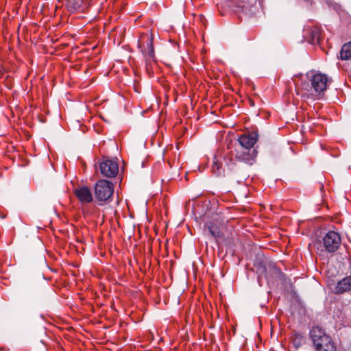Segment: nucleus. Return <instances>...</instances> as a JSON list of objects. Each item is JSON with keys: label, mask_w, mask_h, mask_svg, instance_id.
Masks as SVG:
<instances>
[{"label": "nucleus", "mask_w": 351, "mask_h": 351, "mask_svg": "<svg viewBox=\"0 0 351 351\" xmlns=\"http://www.w3.org/2000/svg\"><path fill=\"white\" fill-rule=\"evenodd\" d=\"M327 83L328 77L326 75L310 71L302 78L301 89L305 91L304 95H311L319 98L324 95Z\"/></svg>", "instance_id": "nucleus-1"}, {"label": "nucleus", "mask_w": 351, "mask_h": 351, "mask_svg": "<svg viewBox=\"0 0 351 351\" xmlns=\"http://www.w3.org/2000/svg\"><path fill=\"white\" fill-rule=\"evenodd\" d=\"M310 337L316 351H336V347L330 336L319 326L313 328Z\"/></svg>", "instance_id": "nucleus-2"}, {"label": "nucleus", "mask_w": 351, "mask_h": 351, "mask_svg": "<svg viewBox=\"0 0 351 351\" xmlns=\"http://www.w3.org/2000/svg\"><path fill=\"white\" fill-rule=\"evenodd\" d=\"M256 156L255 150L244 149L243 147H236L234 152H232V156L230 162L227 163L228 169L231 173L234 171L237 166V162H244L252 165Z\"/></svg>", "instance_id": "nucleus-3"}, {"label": "nucleus", "mask_w": 351, "mask_h": 351, "mask_svg": "<svg viewBox=\"0 0 351 351\" xmlns=\"http://www.w3.org/2000/svg\"><path fill=\"white\" fill-rule=\"evenodd\" d=\"M114 193L113 184L108 180H99L95 186L96 198L101 202L110 199Z\"/></svg>", "instance_id": "nucleus-4"}, {"label": "nucleus", "mask_w": 351, "mask_h": 351, "mask_svg": "<svg viewBox=\"0 0 351 351\" xmlns=\"http://www.w3.org/2000/svg\"><path fill=\"white\" fill-rule=\"evenodd\" d=\"M341 242L339 234L335 231L328 232L322 239L324 250L328 253L336 252L339 247Z\"/></svg>", "instance_id": "nucleus-5"}, {"label": "nucleus", "mask_w": 351, "mask_h": 351, "mask_svg": "<svg viewBox=\"0 0 351 351\" xmlns=\"http://www.w3.org/2000/svg\"><path fill=\"white\" fill-rule=\"evenodd\" d=\"M100 172L103 176L107 178L115 177L119 171L118 165L111 160H104L99 164Z\"/></svg>", "instance_id": "nucleus-6"}, {"label": "nucleus", "mask_w": 351, "mask_h": 351, "mask_svg": "<svg viewBox=\"0 0 351 351\" xmlns=\"http://www.w3.org/2000/svg\"><path fill=\"white\" fill-rule=\"evenodd\" d=\"M257 137L258 134L256 132L243 134L239 138V146L238 147L252 150V149L257 141Z\"/></svg>", "instance_id": "nucleus-7"}, {"label": "nucleus", "mask_w": 351, "mask_h": 351, "mask_svg": "<svg viewBox=\"0 0 351 351\" xmlns=\"http://www.w3.org/2000/svg\"><path fill=\"white\" fill-rule=\"evenodd\" d=\"M75 194L82 203H89L93 201L91 191L87 186L76 188Z\"/></svg>", "instance_id": "nucleus-8"}, {"label": "nucleus", "mask_w": 351, "mask_h": 351, "mask_svg": "<svg viewBox=\"0 0 351 351\" xmlns=\"http://www.w3.org/2000/svg\"><path fill=\"white\" fill-rule=\"evenodd\" d=\"M236 3L239 12H243L250 15H254L256 12V6L250 5L249 0H237Z\"/></svg>", "instance_id": "nucleus-9"}, {"label": "nucleus", "mask_w": 351, "mask_h": 351, "mask_svg": "<svg viewBox=\"0 0 351 351\" xmlns=\"http://www.w3.org/2000/svg\"><path fill=\"white\" fill-rule=\"evenodd\" d=\"M350 290H351V276H346L337 282L335 293L341 294Z\"/></svg>", "instance_id": "nucleus-10"}, {"label": "nucleus", "mask_w": 351, "mask_h": 351, "mask_svg": "<svg viewBox=\"0 0 351 351\" xmlns=\"http://www.w3.org/2000/svg\"><path fill=\"white\" fill-rule=\"evenodd\" d=\"M143 38L146 39L147 50H143L142 52L147 60H154L155 58L154 49L153 46V38L152 35H145Z\"/></svg>", "instance_id": "nucleus-11"}, {"label": "nucleus", "mask_w": 351, "mask_h": 351, "mask_svg": "<svg viewBox=\"0 0 351 351\" xmlns=\"http://www.w3.org/2000/svg\"><path fill=\"white\" fill-rule=\"evenodd\" d=\"M83 0H66V6L71 12L84 11Z\"/></svg>", "instance_id": "nucleus-12"}, {"label": "nucleus", "mask_w": 351, "mask_h": 351, "mask_svg": "<svg viewBox=\"0 0 351 351\" xmlns=\"http://www.w3.org/2000/svg\"><path fill=\"white\" fill-rule=\"evenodd\" d=\"M211 171L217 177L226 176L222 163L219 162L216 157H214L213 158Z\"/></svg>", "instance_id": "nucleus-13"}, {"label": "nucleus", "mask_w": 351, "mask_h": 351, "mask_svg": "<svg viewBox=\"0 0 351 351\" xmlns=\"http://www.w3.org/2000/svg\"><path fill=\"white\" fill-rule=\"evenodd\" d=\"M340 58L344 60L351 58V41L342 46L340 51Z\"/></svg>", "instance_id": "nucleus-14"}, {"label": "nucleus", "mask_w": 351, "mask_h": 351, "mask_svg": "<svg viewBox=\"0 0 351 351\" xmlns=\"http://www.w3.org/2000/svg\"><path fill=\"white\" fill-rule=\"evenodd\" d=\"M320 40V31L318 28H314L311 30L309 42L312 44H317L319 43Z\"/></svg>", "instance_id": "nucleus-15"}, {"label": "nucleus", "mask_w": 351, "mask_h": 351, "mask_svg": "<svg viewBox=\"0 0 351 351\" xmlns=\"http://www.w3.org/2000/svg\"><path fill=\"white\" fill-rule=\"evenodd\" d=\"M208 230L210 235L216 239L221 236L220 229L216 224L210 223L208 225Z\"/></svg>", "instance_id": "nucleus-16"}, {"label": "nucleus", "mask_w": 351, "mask_h": 351, "mask_svg": "<svg viewBox=\"0 0 351 351\" xmlns=\"http://www.w3.org/2000/svg\"><path fill=\"white\" fill-rule=\"evenodd\" d=\"M304 337L300 333H295L292 339V344L298 350L304 341Z\"/></svg>", "instance_id": "nucleus-17"}, {"label": "nucleus", "mask_w": 351, "mask_h": 351, "mask_svg": "<svg viewBox=\"0 0 351 351\" xmlns=\"http://www.w3.org/2000/svg\"><path fill=\"white\" fill-rule=\"evenodd\" d=\"M300 88H301V87H300ZM298 89H300V87H298ZM300 91L302 92V97L304 96L305 95H304V93H305V91L304 90H302V89H300Z\"/></svg>", "instance_id": "nucleus-18"}, {"label": "nucleus", "mask_w": 351, "mask_h": 351, "mask_svg": "<svg viewBox=\"0 0 351 351\" xmlns=\"http://www.w3.org/2000/svg\"><path fill=\"white\" fill-rule=\"evenodd\" d=\"M258 1L259 6L261 7V4H262V1H263V0H258Z\"/></svg>", "instance_id": "nucleus-19"}]
</instances>
